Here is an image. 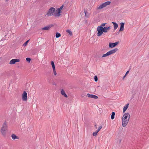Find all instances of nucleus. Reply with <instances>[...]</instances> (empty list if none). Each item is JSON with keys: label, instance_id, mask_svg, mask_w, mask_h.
<instances>
[{"label": "nucleus", "instance_id": "1", "mask_svg": "<svg viewBox=\"0 0 149 149\" xmlns=\"http://www.w3.org/2000/svg\"><path fill=\"white\" fill-rule=\"evenodd\" d=\"M130 118V115L128 113H125L122 118V125L123 127H125L127 124Z\"/></svg>", "mask_w": 149, "mask_h": 149}, {"label": "nucleus", "instance_id": "2", "mask_svg": "<svg viewBox=\"0 0 149 149\" xmlns=\"http://www.w3.org/2000/svg\"><path fill=\"white\" fill-rule=\"evenodd\" d=\"M111 29L110 26L108 27L104 26L103 28L97 31V36H100L103 33H106L108 32Z\"/></svg>", "mask_w": 149, "mask_h": 149}, {"label": "nucleus", "instance_id": "3", "mask_svg": "<svg viewBox=\"0 0 149 149\" xmlns=\"http://www.w3.org/2000/svg\"><path fill=\"white\" fill-rule=\"evenodd\" d=\"M46 15L48 16L53 15L55 17L58 16V15L56 12V10L54 7H51L48 11Z\"/></svg>", "mask_w": 149, "mask_h": 149}, {"label": "nucleus", "instance_id": "4", "mask_svg": "<svg viewBox=\"0 0 149 149\" xmlns=\"http://www.w3.org/2000/svg\"><path fill=\"white\" fill-rule=\"evenodd\" d=\"M118 50V49L117 48H115L114 49H113L111 50H110L106 54H103L101 57L102 58H103L109 56L110 55L116 52Z\"/></svg>", "mask_w": 149, "mask_h": 149}, {"label": "nucleus", "instance_id": "5", "mask_svg": "<svg viewBox=\"0 0 149 149\" xmlns=\"http://www.w3.org/2000/svg\"><path fill=\"white\" fill-rule=\"evenodd\" d=\"M7 126L5 122L3 125L1 129V132L2 134L5 136L6 134V130H7Z\"/></svg>", "mask_w": 149, "mask_h": 149}, {"label": "nucleus", "instance_id": "6", "mask_svg": "<svg viewBox=\"0 0 149 149\" xmlns=\"http://www.w3.org/2000/svg\"><path fill=\"white\" fill-rule=\"evenodd\" d=\"M22 99L24 101H26L27 100V93L25 91H24L22 94Z\"/></svg>", "mask_w": 149, "mask_h": 149}, {"label": "nucleus", "instance_id": "7", "mask_svg": "<svg viewBox=\"0 0 149 149\" xmlns=\"http://www.w3.org/2000/svg\"><path fill=\"white\" fill-rule=\"evenodd\" d=\"M20 61V60L18 59H14L11 60L9 63L10 64H14L15 63L17 62H19Z\"/></svg>", "mask_w": 149, "mask_h": 149}, {"label": "nucleus", "instance_id": "8", "mask_svg": "<svg viewBox=\"0 0 149 149\" xmlns=\"http://www.w3.org/2000/svg\"><path fill=\"white\" fill-rule=\"evenodd\" d=\"M119 43V42H116L115 43H110L109 47L110 48H113L115 47Z\"/></svg>", "mask_w": 149, "mask_h": 149}, {"label": "nucleus", "instance_id": "9", "mask_svg": "<svg viewBox=\"0 0 149 149\" xmlns=\"http://www.w3.org/2000/svg\"><path fill=\"white\" fill-rule=\"evenodd\" d=\"M63 5L60 8H58L57 10L56 11L57 12V14L58 16L59 17L61 15V11L63 7Z\"/></svg>", "mask_w": 149, "mask_h": 149}, {"label": "nucleus", "instance_id": "10", "mask_svg": "<svg viewBox=\"0 0 149 149\" xmlns=\"http://www.w3.org/2000/svg\"><path fill=\"white\" fill-rule=\"evenodd\" d=\"M124 24L125 23L123 22H121L120 23V28L119 30V31H123L124 29Z\"/></svg>", "mask_w": 149, "mask_h": 149}, {"label": "nucleus", "instance_id": "11", "mask_svg": "<svg viewBox=\"0 0 149 149\" xmlns=\"http://www.w3.org/2000/svg\"><path fill=\"white\" fill-rule=\"evenodd\" d=\"M11 74H12L13 76H15V74L14 72L13 71L8 72L7 73V75L8 77H10Z\"/></svg>", "mask_w": 149, "mask_h": 149}, {"label": "nucleus", "instance_id": "12", "mask_svg": "<svg viewBox=\"0 0 149 149\" xmlns=\"http://www.w3.org/2000/svg\"><path fill=\"white\" fill-rule=\"evenodd\" d=\"M107 24L106 23H103L101 24L100 26H98L97 29V31L102 29V28H103L104 27V26Z\"/></svg>", "mask_w": 149, "mask_h": 149}, {"label": "nucleus", "instance_id": "13", "mask_svg": "<svg viewBox=\"0 0 149 149\" xmlns=\"http://www.w3.org/2000/svg\"><path fill=\"white\" fill-rule=\"evenodd\" d=\"M112 23L113 24L114 26V30H116L118 27V24L115 22H112Z\"/></svg>", "mask_w": 149, "mask_h": 149}, {"label": "nucleus", "instance_id": "14", "mask_svg": "<svg viewBox=\"0 0 149 149\" xmlns=\"http://www.w3.org/2000/svg\"><path fill=\"white\" fill-rule=\"evenodd\" d=\"M61 94L63 95L65 97H67L68 95L65 93L63 89H62L61 92Z\"/></svg>", "mask_w": 149, "mask_h": 149}, {"label": "nucleus", "instance_id": "15", "mask_svg": "<svg viewBox=\"0 0 149 149\" xmlns=\"http://www.w3.org/2000/svg\"><path fill=\"white\" fill-rule=\"evenodd\" d=\"M128 106H129V104H127L124 107L123 109V113H124L125 112L126 110L128 108Z\"/></svg>", "mask_w": 149, "mask_h": 149}, {"label": "nucleus", "instance_id": "16", "mask_svg": "<svg viewBox=\"0 0 149 149\" xmlns=\"http://www.w3.org/2000/svg\"><path fill=\"white\" fill-rule=\"evenodd\" d=\"M111 3V2L110 1H107L106 2L103 3L104 7H106L107 6L109 5Z\"/></svg>", "mask_w": 149, "mask_h": 149}, {"label": "nucleus", "instance_id": "17", "mask_svg": "<svg viewBox=\"0 0 149 149\" xmlns=\"http://www.w3.org/2000/svg\"><path fill=\"white\" fill-rule=\"evenodd\" d=\"M11 137L12 138V139L13 140H15L16 139H19L18 137L14 134H12Z\"/></svg>", "mask_w": 149, "mask_h": 149}, {"label": "nucleus", "instance_id": "18", "mask_svg": "<svg viewBox=\"0 0 149 149\" xmlns=\"http://www.w3.org/2000/svg\"><path fill=\"white\" fill-rule=\"evenodd\" d=\"M51 27V26H47L45 27L44 28H43L42 29V30H49Z\"/></svg>", "mask_w": 149, "mask_h": 149}, {"label": "nucleus", "instance_id": "19", "mask_svg": "<svg viewBox=\"0 0 149 149\" xmlns=\"http://www.w3.org/2000/svg\"><path fill=\"white\" fill-rule=\"evenodd\" d=\"M104 5L102 4H101L99 7H97V9L98 10H100L102 9L103 8H104Z\"/></svg>", "mask_w": 149, "mask_h": 149}, {"label": "nucleus", "instance_id": "20", "mask_svg": "<svg viewBox=\"0 0 149 149\" xmlns=\"http://www.w3.org/2000/svg\"><path fill=\"white\" fill-rule=\"evenodd\" d=\"M91 98L97 99L98 98V97L96 95H94L91 94Z\"/></svg>", "mask_w": 149, "mask_h": 149}, {"label": "nucleus", "instance_id": "21", "mask_svg": "<svg viewBox=\"0 0 149 149\" xmlns=\"http://www.w3.org/2000/svg\"><path fill=\"white\" fill-rule=\"evenodd\" d=\"M115 115V113L114 112H112L111 116V119H113L114 118V116Z\"/></svg>", "mask_w": 149, "mask_h": 149}, {"label": "nucleus", "instance_id": "22", "mask_svg": "<svg viewBox=\"0 0 149 149\" xmlns=\"http://www.w3.org/2000/svg\"><path fill=\"white\" fill-rule=\"evenodd\" d=\"M61 34H60V33H59L58 32H57L56 33V38H59V37H61Z\"/></svg>", "mask_w": 149, "mask_h": 149}, {"label": "nucleus", "instance_id": "23", "mask_svg": "<svg viewBox=\"0 0 149 149\" xmlns=\"http://www.w3.org/2000/svg\"><path fill=\"white\" fill-rule=\"evenodd\" d=\"M66 32L68 33L70 36L72 35V33L70 30H67L66 31Z\"/></svg>", "mask_w": 149, "mask_h": 149}, {"label": "nucleus", "instance_id": "24", "mask_svg": "<svg viewBox=\"0 0 149 149\" xmlns=\"http://www.w3.org/2000/svg\"><path fill=\"white\" fill-rule=\"evenodd\" d=\"M26 60L28 62H30L31 60V59L30 58H26Z\"/></svg>", "mask_w": 149, "mask_h": 149}, {"label": "nucleus", "instance_id": "25", "mask_svg": "<svg viewBox=\"0 0 149 149\" xmlns=\"http://www.w3.org/2000/svg\"><path fill=\"white\" fill-rule=\"evenodd\" d=\"M94 80L95 81H97L98 80V79L97 76H95L94 77Z\"/></svg>", "mask_w": 149, "mask_h": 149}, {"label": "nucleus", "instance_id": "26", "mask_svg": "<svg viewBox=\"0 0 149 149\" xmlns=\"http://www.w3.org/2000/svg\"><path fill=\"white\" fill-rule=\"evenodd\" d=\"M102 128V127L101 126H100L98 129V130H96V131L98 133V132L101 129V128Z\"/></svg>", "mask_w": 149, "mask_h": 149}, {"label": "nucleus", "instance_id": "27", "mask_svg": "<svg viewBox=\"0 0 149 149\" xmlns=\"http://www.w3.org/2000/svg\"><path fill=\"white\" fill-rule=\"evenodd\" d=\"M29 41V40H28L27 41L25 42L23 45V46H26V45L28 43V42Z\"/></svg>", "mask_w": 149, "mask_h": 149}, {"label": "nucleus", "instance_id": "28", "mask_svg": "<svg viewBox=\"0 0 149 149\" xmlns=\"http://www.w3.org/2000/svg\"><path fill=\"white\" fill-rule=\"evenodd\" d=\"M97 132L96 131L95 132H94L93 133V135L94 136H96L97 135Z\"/></svg>", "mask_w": 149, "mask_h": 149}, {"label": "nucleus", "instance_id": "29", "mask_svg": "<svg viewBox=\"0 0 149 149\" xmlns=\"http://www.w3.org/2000/svg\"><path fill=\"white\" fill-rule=\"evenodd\" d=\"M53 71L56 70L55 66H52Z\"/></svg>", "mask_w": 149, "mask_h": 149}, {"label": "nucleus", "instance_id": "30", "mask_svg": "<svg viewBox=\"0 0 149 149\" xmlns=\"http://www.w3.org/2000/svg\"><path fill=\"white\" fill-rule=\"evenodd\" d=\"M91 94H90L89 93H88L87 94V96L88 97H91Z\"/></svg>", "mask_w": 149, "mask_h": 149}, {"label": "nucleus", "instance_id": "31", "mask_svg": "<svg viewBox=\"0 0 149 149\" xmlns=\"http://www.w3.org/2000/svg\"><path fill=\"white\" fill-rule=\"evenodd\" d=\"M130 69L126 72V73L125 74H126V75H127V74H128L129 73V71L130 70Z\"/></svg>", "mask_w": 149, "mask_h": 149}, {"label": "nucleus", "instance_id": "32", "mask_svg": "<svg viewBox=\"0 0 149 149\" xmlns=\"http://www.w3.org/2000/svg\"><path fill=\"white\" fill-rule=\"evenodd\" d=\"M51 65H54V63L53 61H51Z\"/></svg>", "mask_w": 149, "mask_h": 149}, {"label": "nucleus", "instance_id": "33", "mask_svg": "<svg viewBox=\"0 0 149 149\" xmlns=\"http://www.w3.org/2000/svg\"><path fill=\"white\" fill-rule=\"evenodd\" d=\"M53 72H54V75H56V74H57V73L56 71V70H55V71H53Z\"/></svg>", "mask_w": 149, "mask_h": 149}, {"label": "nucleus", "instance_id": "34", "mask_svg": "<svg viewBox=\"0 0 149 149\" xmlns=\"http://www.w3.org/2000/svg\"><path fill=\"white\" fill-rule=\"evenodd\" d=\"M84 13L85 14V16H86V13H87V11L86 10H84Z\"/></svg>", "mask_w": 149, "mask_h": 149}, {"label": "nucleus", "instance_id": "35", "mask_svg": "<svg viewBox=\"0 0 149 149\" xmlns=\"http://www.w3.org/2000/svg\"><path fill=\"white\" fill-rule=\"evenodd\" d=\"M52 84H53V85H56V84L55 83V82H53V83H52Z\"/></svg>", "mask_w": 149, "mask_h": 149}, {"label": "nucleus", "instance_id": "36", "mask_svg": "<svg viewBox=\"0 0 149 149\" xmlns=\"http://www.w3.org/2000/svg\"><path fill=\"white\" fill-rule=\"evenodd\" d=\"M126 74H125V76L123 77V79H124V78L125 77H126Z\"/></svg>", "mask_w": 149, "mask_h": 149}, {"label": "nucleus", "instance_id": "37", "mask_svg": "<svg viewBox=\"0 0 149 149\" xmlns=\"http://www.w3.org/2000/svg\"><path fill=\"white\" fill-rule=\"evenodd\" d=\"M97 126L96 125H95V126L96 127Z\"/></svg>", "mask_w": 149, "mask_h": 149}, {"label": "nucleus", "instance_id": "38", "mask_svg": "<svg viewBox=\"0 0 149 149\" xmlns=\"http://www.w3.org/2000/svg\"><path fill=\"white\" fill-rule=\"evenodd\" d=\"M6 1H8V0H6Z\"/></svg>", "mask_w": 149, "mask_h": 149}]
</instances>
